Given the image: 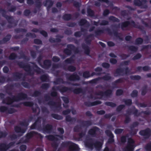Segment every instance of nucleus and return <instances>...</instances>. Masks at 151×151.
<instances>
[{
	"label": "nucleus",
	"instance_id": "5fc2aeb1",
	"mask_svg": "<svg viewBox=\"0 0 151 151\" xmlns=\"http://www.w3.org/2000/svg\"><path fill=\"white\" fill-rule=\"evenodd\" d=\"M9 69L7 67H4L3 69V70L4 73H7Z\"/></svg>",
	"mask_w": 151,
	"mask_h": 151
},
{
	"label": "nucleus",
	"instance_id": "39448f33",
	"mask_svg": "<svg viewBox=\"0 0 151 151\" xmlns=\"http://www.w3.org/2000/svg\"><path fill=\"white\" fill-rule=\"evenodd\" d=\"M127 69L126 68L122 70V69L117 70L114 73V75L117 76L119 75H123L124 73L127 74Z\"/></svg>",
	"mask_w": 151,
	"mask_h": 151
},
{
	"label": "nucleus",
	"instance_id": "052dcab7",
	"mask_svg": "<svg viewBox=\"0 0 151 151\" xmlns=\"http://www.w3.org/2000/svg\"><path fill=\"white\" fill-rule=\"evenodd\" d=\"M97 113L100 114H104L105 112L103 111H97Z\"/></svg>",
	"mask_w": 151,
	"mask_h": 151
},
{
	"label": "nucleus",
	"instance_id": "ddd939ff",
	"mask_svg": "<svg viewBox=\"0 0 151 151\" xmlns=\"http://www.w3.org/2000/svg\"><path fill=\"white\" fill-rule=\"evenodd\" d=\"M52 2L51 0H49L46 1V3L45 4V5L48 8L52 6Z\"/></svg>",
	"mask_w": 151,
	"mask_h": 151
},
{
	"label": "nucleus",
	"instance_id": "c03bdc74",
	"mask_svg": "<svg viewBox=\"0 0 151 151\" xmlns=\"http://www.w3.org/2000/svg\"><path fill=\"white\" fill-rule=\"evenodd\" d=\"M24 68V69L26 70V71H29L31 69V68H30L29 66H26L24 67H23Z\"/></svg>",
	"mask_w": 151,
	"mask_h": 151
},
{
	"label": "nucleus",
	"instance_id": "37998d69",
	"mask_svg": "<svg viewBox=\"0 0 151 151\" xmlns=\"http://www.w3.org/2000/svg\"><path fill=\"white\" fill-rule=\"evenodd\" d=\"M6 134L5 132L3 133L2 132H0V138L5 137Z\"/></svg>",
	"mask_w": 151,
	"mask_h": 151
},
{
	"label": "nucleus",
	"instance_id": "1a4fd4ad",
	"mask_svg": "<svg viewBox=\"0 0 151 151\" xmlns=\"http://www.w3.org/2000/svg\"><path fill=\"white\" fill-rule=\"evenodd\" d=\"M128 25H130L135 27H137L135 25L134 22L133 21H131L130 22H125L122 24V27H125Z\"/></svg>",
	"mask_w": 151,
	"mask_h": 151
},
{
	"label": "nucleus",
	"instance_id": "4be33fe9",
	"mask_svg": "<svg viewBox=\"0 0 151 151\" xmlns=\"http://www.w3.org/2000/svg\"><path fill=\"white\" fill-rule=\"evenodd\" d=\"M123 92V91L122 89H118L116 92V94L117 96H120L122 95Z\"/></svg>",
	"mask_w": 151,
	"mask_h": 151
},
{
	"label": "nucleus",
	"instance_id": "680f3d73",
	"mask_svg": "<svg viewBox=\"0 0 151 151\" xmlns=\"http://www.w3.org/2000/svg\"><path fill=\"white\" fill-rule=\"evenodd\" d=\"M109 13V11L108 10H105L104 12V15H106Z\"/></svg>",
	"mask_w": 151,
	"mask_h": 151
},
{
	"label": "nucleus",
	"instance_id": "6e6d98bb",
	"mask_svg": "<svg viewBox=\"0 0 151 151\" xmlns=\"http://www.w3.org/2000/svg\"><path fill=\"white\" fill-rule=\"evenodd\" d=\"M44 64L48 66L50 65V61L49 60H46L45 61Z\"/></svg>",
	"mask_w": 151,
	"mask_h": 151
},
{
	"label": "nucleus",
	"instance_id": "bf43d9fd",
	"mask_svg": "<svg viewBox=\"0 0 151 151\" xmlns=\"http://www.w3.org/2000/svg\"><path fill=\"white\" fill-rule=\"evenodd\" d=\"M126 140V138L125 137H122L121 139V141L122 142H124Z\"/></svg>",
	"mask_w": 151,
	"mask_h": 151
},
{
	"label": "nucleus",
	"instance_id": "20e7f679",
	"mask_svg": "<svg viewBox=\"0 0 151 151\" xmlns=\"http://www.w3.org/2000/svg\"><path fill=\"white\" fill-rule=\"evenodd\" d=\"M13 145V143H11L8 145L4 144H1L0 145V151H6Z\"/></svg>",
	"mask_w": 151,
	"mask_h": 151
},
{
	"label": "nucleus",
	"instance_id": "412c9836",
	"mask_svg": "<svg viewBox=\"0 0 151 151\" xmlns=\"http://www.w3.org/2000/svg\"><path fill=\"white\" fill-rule=\"evenodd\" d=\"M71 18V16L69 14H67L65 15L64 16V19L68 20L70 19Z\"/></svg>",
	"mask_w": 151,
	"mask_h": 151
},
{
	"label": "nucleus",
	"instance_id": "58836bf2",
	"mask_svg": "<svg viewBox=\"0 0 151 151\" xmlns=\"http://www.w3.org/2000/svg\"><path fill=\"white\" fill-rule=\"evenodd\" d=\"M24 104L25 106H31L33 105V103L30 102H26L24 103Z\"/></svg>",
	"mask_w": 151,
	"mask_h": 151
},
{
	"label": "nucleus",
	"instance_id": "de8ad7c7",
	"mask_svg": "<svg viewBox=\"0 0 151 151\" xmlns=\"http://www.w3.org/2000/svg\"><path fill=\"white\" fill-rule=\"evenodd\" d=\"M150 69V68L148 66H145L143 68V70L144 71H147Z\"/></svg>",
	"mask_w": 151,
	"mask_h": 151
},
{
	"label": "nucleus",
	"instance_id": "ea45409f",
	"mask_svg": "<svg viewBox=\"0 0 151 151\" xmlns=\"http://www.w3.org/2000/svg\"><path fill=\"white\" fill-rule=\"evenodd\" d=\"M130 50L133 51H136L137 50V48L134 46H131L130 47Z\"/></svg>",
	"mask_w": 151,
	"mask_h": 151
},
{
	"label": "nucleus",
	"instance_id": "cd10ccee",
	"mask_svg": "<svg viewBox=\"0 0 151 151\" xmlns=\"http://www.w3.org/2000/svg\"><path fill=\"white\" fill-rule=\"evenodd\" d=\"M123 131L122 129H118L115 130V132L116 134H118L121 133Z\"/></svg>",
	"mask_w": 151,
	"mask_h": 151
},
{
	"label": "nucleus",
	"instance_id": "b1692460",
	"mask_svg": "<svg viewBox=\"0 0 151 151\" xmlns=\"http://www.w3.org/2000/svg\"><path fill=\"white\" fill-rule=\"evenodd\" d=\"M124 102L125 104L127 105H130L132 103L131 100L130 99H127L124 100Z\"/></svg>",
	"mask_w": 151,
	"mask_h": 151
},
{
	"label": "nucleus",
	"instance_id": "c85d7f7f",
	"mask_svg": "<svg viewBox=\"0 0 151 151\" xmlns=\"http://www.w3.org/2000/svg\"><path fill=\"white\" fill-rule=\"evenodd\" d=\"M142 42V40L141 38H139L137 39L136 41V43L137 44H141Z\"/></svg>",
	"mask_w": 151,
	"mask_h": 151
},
{
	"label": "nucleus",
	"instance_id": "a878e982",
	"mask_svg": "<svg viewBox=\"0 0 151 151\" xmlns=\"http://www.w3.org/2000/svg\"><path fill=\"white\" fill-rule=\"evenodd\" d=\"M83 76L86 78H88L90 76L89 73L88 72H86L83 73Z\"/></svg>",
	"mask_w": 151,
	"mask_h": 151
},
{
	"label": "nucleus",
	"instance_id": "0eeeda50",
	"mask_svg": "<svg viewBox=\"0 0 151 151\" xmlns=\"http://www.w3.org/2000/svg\"><path fill=\"white\" fill-rule=\"evenodd\" d=\"M151 131L149 129H147L145 130H142L140 132V134L142 135L146 136H149L150 134Z\"/></svg>",
	"mask_w": 151,
	"mask_h": 151
},
{
	"label": "nucleus",
	"instance_id": "2eb2a0df",
	"mask_svg": "<svg viewBox=\"0 0 151 151\" xmlns=\"http://www.w3.org/2000/svg\"><path fill=\"white\" fill-rule=\"evenodd\" d=\"M79 78V77L78 76L76 75H73L71 76L69 78L71 80H74L78 79Z\"/></svg>",
	"mask_w": 151,
	"mask_h": 151
},
{
	"label": "nucleus",
	"instance_id": "5701e85b",
	"mask_svg": "<svg viewBox=\"0 0 151 151\" xmlns=\"http://www.w3.org/2000/svg\"><path fill=\"white\" fill-rule=\"evenodd\" d=\"M85 145L86 147H88L91 149H92L93 145H92V144L89 143H85Z\"/></svg>",
	"mask_w": 151,
	"mask_h": 151
},
{
	"label": "nucleus",
	"instance_id": "473e14b6",
	"mask_svg": "<svg viewBox=\"0 0 151 151\" xmlns=\"http://www.w3.org/2000/svg\"><path fill=\"white\" fill-rule=\"evenodd\" d=\"M141 56V55L140 54H138L135 56L133 58L134 60L138 59L140 58Z\"/></svg>",
	"mask_w": 151,
	"mask_h": 151
},
{
	"label": "nucleus",
	"instance_id": "f704fd0d",
	"mask_svg": "<svg viewBox=\"0 0 151 151\" xmlns=\"http://www.w3.org/2000/svg\"><path fill=\"white\" fill-rule=\"evenodd\" d=\"M16 57V55L14 53L12 54L9 57L10 59L13 60Z\"/></svg>",
	"mask_w": 151,
	"mask_h": 151
},
{
	"label": "nucleus",
	"instance_id": "4c0bfd02",
	"mask_svg": "<svg viewBox=\"0 0 151 151\" xmlns=\"http://www.w3.org/2000/svg\"><path fill=\"white\" fill-rule=\"evenodd\" d=\"M102 65L103 67L106 68H108L109 66V64L108 63H103L102 64Z\"/></svg>",
	"mask_w": 151,
	"mask_h": 151
},
{
	"label": "nucleus",
	"instance_id": "79ce46f5",
	"mask_svg": "<svg viewBox=\"0 0 151 151\" xmlns=\"http://www.w3.org/2000/svg\"><path fill=\"white\" fill-rule=\"evenodd\" d=\"M7 108L5 106H1L0 108V110L1 111L4 112L6 111Z\"/></svg>",
	"mask_w": 151,
	"mask_h": 151
},
{
	"label": "nucleus",
	"instance_id": "393cba45",
	"mask_svg": "<svg viewBox=\"0 0 151 151\" xmlns=\"http://www.w3.org/2000/svg\"><path fill=\"white\" fill-rule=\"evenodd\" d=\"M137 91H134L131 93V96L132 97H135L137 96Z\"/></svg>",
	"mask_w": 151,
	"mask_h": 151
},
{
	"label": "nucleus",
	"instance_id": "a211bd4d",
	"mask_svg": "<svg viewBox=\"0 0 151 151\" xmlns=\"http://www.w3.org/2000/svg\"><path fill=\"white\" fill-rule=\"evenodd\" d=\"M19 98L18 99H15L14 100L16 101H17L20 100L22 99H24L26 97V95L25 94L21 93L19 96Z\"/></svg>",
	"mask_w": 151,
	"mask_h": 151
},
{
	"label": "nucleus",
	"instance_id": "7c9ffc66",
	"mask_svg": "<svg viewBox=\"0 0 151 151\" xmlns=\"http://www.w3.org/2000/svg\"><path fill=\"white\" fill-rule=\"evenodd\" d=\"M62 98L65 104H66L68 102V99L66 97H62Z\"/></svg>",
	"mask_w": 151,
	"mask_h": 151
},
{
	"label": "nucleus",
	"instance_id": "bb28decb",
	"mask_svg": "<svg viewBox=\"0 0 151 151\" xmlns=\"http://www.w3.org/2000/svg\"><path fill=\"white\" fill-rule=\"evenodd\" d=\"M146 149L147 151H151V143L146 146Z\"/></svg>",
	"mask_w": 151,
	"mask_h": 151
},
{
	"label": "nucleus",
	"instance_id": "a19ab883",
	"mask_svg": "<svg viewBox=\"0 0 151 151\" xmlns=\"http://www.w3.org/2000/svg\"><path fill=\"white\" fill-rule=\"evenodd\" d=\"M75 70V68L73 66H70L68 68V70L71 71H74Z\"/></svg>",
	"mask_w": 151,
	"mask_h": 151
},
{
	"label": "nucleus",
	"instance_id": "c9c22d12",
	"mask_svg": "<svg viewBox=\"0 0 151 151\" xmlns=\"http://www.w3.org/2000/svg\"><path fill=\"white\" fill-rule=\"evenodd\" d=\"M87 12L88 14L91 16H92L93 15V13L91 9H88L87 10Z\"/></svg>",
	"mask_w": 151,
	"mask_h": 151
},
{
	"label": "nucleus",
	"instance_id": "7ed1b4c3",
	"mask_svg": "<svg viewBox=\"0 0 151 151\" xmlns=\"http://www.w3.org/2000/svg\"><path fill=\"white\" fill-rule=\"evenodd\" d=\"M146 2V1L145 0H135L134 3V4L137 6L144 5V7L146 8L147 6L145 4Z\"/></svg>",
	"mask_w": 151,
	"mask_h": 151
},
{
	"label": "nucleus",
	"instance_id": "3c124183",
	"mask_svg": "<svg viewBox=\"0 0 151 151\" xmlns=\"http://www.w3.org/2000/svg\"><path fill=\"white\" fill-rule=\"evenodd\" d=\"M124 107V105H121L118 106L117 108V110L118 111H120L121 110L122 108Z\"/></svg>",
	"mask_w": 151,
	"mask_h": 151
},
{
	"label": "nucleus",
	"instance_id": "f03ea898",
	"mask_svg": "<svg viewBox=\"0 0 151 151\" xmlns=\"http://www.w3.org/2000/svg\"><path fill=\"white\" fill-rule=\"evenodd\" d=\"M15 130L16 132L18 134L19 136H21L22 134L25 132L26 129H24L23 127H15Z\"/></svg>",
	"mask_w": 151,
	"mask_h": 151
},
{
	"label": "nucleus",
	"instance_id": "e2e57ef3",
	"mask_svg": "<svg viewBox=\"0 0 151 151\" xmlns=\"http://www.w3.org/2000/svg\"><path fill=\"white\" fill-rule=\"evenodd\" d=\"M138 106L140 107H144L146 106V105L144 104L140 103L138 105Z\"/></svg>",
	"mask_w": 151,
	"mask_h": 151
},
{
	"label": "nucleus",
	"instance_id": "49530a36",
	"mask_svg": "<svg viewBox=\"0 0 151 151\" xmlns=\"http://www.w3.org/2000/svg\"><path fill=\"white\" fill-rule=\"evenodd\" d=\"M110 78V77L109 74L106 75L104 78V79L105 80H108Z\"/></svg>",
	"mask_w": 151,
	"mask_h": 151
},
{
	"label": "nucleus",
	"instance_id": "a18cd8bd",
	"mask_svg": "<svg viewBox=\"0 0 151 151\" xmlns=\"http://www.w3.org/2000/svg\"><path fill=\"white\" fill-rule=\"evenodd\" d=\"M53 60L55 62H58L59 60V59L57 57H54L53 58Z\"/></svg>",
	"mask_w": 151,
	"mask_h": 151
},
{
	"label": "nucleus",
	"instance_id": "13d9d810",
	"mask_svg": "<svg viewBox=\"0 0 151 151\" xmlns=\"http://www.w3.org/2000/svg\"><path fill=\"white\" fill-rule=\"evenodd\" d=\"M70 112V111L68 110H67L64 111L63 112V113L64 114L66 115L68 114Z\"/></svg>",
	"mask_w": 151,
	"mask_h": 151
},
{
	"label": "nucleus",
	"instance_id": "2f4dec72",
	"mask_svg": "<svg viewBox=\"0 0 151 151\" xmlns=\"http://www.w3.org/2000/svg\"><path fill=\"white\" fill-rule=\"evenodd\" d=\"M110 62L112 64H115L117 62V60L115 59H111L110 60Z\"/></svg>",
	"mask_w": 151,
	"mask_h": 151
},
{
	"label": "nucleus",
	"instance_id": "f257e3e1",
	"mask_svg": "<svg viewBox=\"0 0 151 151\" xmlns=\"http://www.w3.org/2000/svg\"><path fill=\"white\" fill-rule=\"evenodd\" d=\"M133 140L131 139H129L128 140V143L127 146L124 148V151H132L134 147L133 144Z\"/></svg>",
	"mask_w": 151,
	"mask_h": 151
},
{
	"label": "nucleus",
	"instance_id": "f3484780",
	"mask_svg": "<svg viewBox=\"0 0 151 151\" xmlns=\"http://www.w3.org/2000/svg\"><path fill=\"white\" fill-rule=\"evenodd\" d=\"M130 77L131 79L134 80H139L141 78V77L139 76H132Z\"/></svg>",
	"mask_w": 151,
	"mask_h": 151
},
{
	"label": "nucleus",
	"instance_id": "aec40b11",
	"mask_svg": "<svg viewBox=\"0 0 151 151\" xmlns=\"http://www.w3.org/2000/svg\"><path fill=\"white\" fill-rule=\"evenodd\" d=\"M105 104L109 106H110L112 107H114L116 106V105L115 104L110 102H107L105 103Z\"/></svg>",
	"mask_w": 151,
	"mask_h": 151
},
{
	"label": "nucleus",
	"instance_id": "69168bd1",
	"mask_svg": "<svg viewBox=\"0 0 151 151\" xmlns=\"http://www.w3.org/2000/svg\"><path fill=\"white\" fill-rule=\"evenodd\" d=\"M58 131L60 132V133L62 134L64 133V131L63 129L59 128L58 129Z\"/></svg>",
	"mask_w": 151,
	"mask_h": 151
},
{
	"label": "nucleus",
	"instance_id": "e433bc0d",
	"mask_svg": "<svg viewBox=\"0 0 151 151\" xmlns=\"http://www.w3.org/2000/svg\"><path fill=\"white\" fill-rule=\"evenodd\" d=\"M109 19L110 20L113 21H117L118 20L117 19L113 16L110 17Z\"/></svg>",
	"mask_w": 151,
	"mask_h": 151
},
{
	"label": "nucleus",
	"instance_id": "f8f14e48",
	"mask_svg": "<svg viewBox=\"0 0 151 151\" xmlns=\"http://www.w3.org/2000/svg\"><path fill=\"white\" fill-rule=\"evenodd\" d=\"M137 112V110L136 109H135L134 108V109L132 110H129V111H128V114H130L131 112H133L134 113V115L135 116H138L139 114V113H136V112Z\"/></svg>",
	"mask_w": 151,
	"mask_h": 151
},
{
	"label": "nucleus",
	"instance_id": "338daca9",
	"mask_svg": "<svg viewBox=\"0 0 151 151\" xmlns=\"http://www.w3.org/2000/svg\"><path fill=\"white\" fill-rule=\"evenodd\" d=\"M10 36H9L8 37H6L4 39V41L5 42L7 41L8 40H9V39H10Z\"/></svg>",
	"mask_w": 151,
	"mask_h": 151
},
{
	"label": "nucleus",
	"instance_id": "423d86ee",
	"mask_svg": "<svg viewBox=\"0 0 151 151\" xmlns=\"http://www.w3.org/2000/svg\"><path fill=\"white\" fill-rule=\"evenodd\" d=\"M68 143L69 147V149L70 150H77L78 149V147L77 145L71 142H69Z\"/></svg>",
	"mask_w": 151,
	"mask_h": 151
},
{
	"label": "nucleus",
	"instance_id": "6e6552de",
	"mask_svg": "<svg viewBox=\"0 0 151 151\" xmlns=\"http://www.w3.org/2000/svg\"><path fill=\"white\" fill-rule=\"evenodd\" d=\"M37 134L38 133H37L33 132H32L28 133L26 137V139L24 141V142H27L29 139L31 138L33 136L35 135H37Z\"/></svg>",
	"mask_w": 151,
	"mask_h": 151
},
{
	"label": "nucleus",
	"instance_id": "9d476101",
	"mask_svg": "<svg viewBox=\"0 0 151 151\" xmlns=\"http://www.w3.org/2000/svg\"><path fill=\"white\" fill-rule=\"evenodd\" d=\"M99 131V129L96 127H94L91 129L89 131V134L91 135H93L94 133H97Z\"/></svg>",
	"mask_w": 151,
	"mask_h": 151
},
{
	"label": "nucleus",
	"instance_id": "603ef678",
	"mask_svg": "<svg viewBox=\"0 0 151 151\" xmlns=\"http://www.w3.org/2000/svg\"><path fill=\"white\" fill-rule=\"evenodd\" d=\"M86 21L85 19L81 20L80 22V24L81 25H83L86 23Z\"/></svg>",
	"mask_w": 151,
	"mask_h": 151
},
{
	"label": "nucleus",
	"instance_id": "4d7b16f0",
	"mask_svg": "<svg viewBox=\"0 0 151 151\" xmlns=\"http://www.w3.org/2000/svg\"><path fill=\"white\" fill-rule=\"evenodd\" d=\"M112 93V91L111 90H108L107 92H106L105 94L107 96H108L109 95L111 94Z\"/></svg>",
	"mask_w": 151,
	"mask_h": 151
},
{
	"label": "nucleus",
	"instance_id": "09e8293b",
	"mask_svg": "<svg viewBox=\"0 0 151 151\" xmlns=\"http://www.w3.org/2000/svg\"><path fill=\"white\" fill-rule=\"evenodd\" d=\"M34 42L35 43L37 44H40L41 43L40 40L38 39H35L34 40Z\"/></svg>",
	"mask_w": 151,
	"mask_h": 151
},
{
	"label": "nucleus",
	"instance_id": "72a5a7b5",
	"mask_svg": "<svg viewBox=\"0 0 151 151\" xmlns=\"http://www.w3.org/2000/svg\"><path fill=\"white\" fill-rule=\"evenodd\" d=\"M26 149V147L25 145H22L20 147V149L21 151H24Z\"/></svg>",
	"mask_w": 151,
	"mask_h": 151
},
{
	"label": "nucleus",
	"instance_id": "4468645a",
	"mask_svg": "<svg viewBox=\"0 0 151 151\" xmlns=\"http://www.w3.org/2000/svg\"><path fill=\"white\" fill-rule=\"evenodd\" d=\"M52 126L50 125H47L45 128L44 129V131L45 132H50V130L51 129Z\"/></svg>",
	"mask_w": 151,
	"mask_h": 151
},
{
	"label": "nucleus",
	"instance_id": "0e129e2a",
	"mask_svg": "<svg viewBox=\"0 0 151 151\" xmlns=\"http://www.w3.org/2000/svg\"><path fill=\"white\" fill-rule=\"evenodd\" d=\"M108 23V22L106 21H102V23H101V24L102 25H106Z\"/></svg>",
	"mask_w": 151,
	"mask_h": 151
},
{
	"label": "nucleus",
	"instance_id": "774afa93",
	"mask_svg": "<svg viewBox=\"0 0 151 151\" xmlns=\"http://www.w3.org/2000/svg\"><path fill=\"white\" fill-rule=\"evenodd\" d=\"M41 79L43 81H46V77L45 76H42L41 77Z\"/></svg>",
	"mask_w": 151,
	"mask_h": 151
},
{
	"label": "nucleus",
	"instance_id": "6ab92c4d",
	"mask_svg": "<svg viewBox=\"0 0 151 151\" xmlns=\"http://www.w3.org/2000/svg\"><path fill=\"white\" fill-rule=\"evenodd\" d=\"M6 101L4 102V103L8 104H10L13 101V100L10 98L7 99Z\"/></svg>",
	"mask_w": 151,
	"mask_h": 151
},
{
	"label": "nucleus",
	"instance_id": "dca6fc26",
	"mask_svg": "<svg viewBox=\"0 0 151 151\" xmlns=\"http://www.w3.org/2000/svg\"><path fill=\"white\" fill-rule=\"evenodd\" d=\"M46 137L47 139L51 140H56L58 138H56L55 137H54L52 135H50L49 136H46Z\"/></svg>",
	"mask_w": 151,
	"mask_h": 151
},
{
	"label": "nucleus",
	"instance_id": "c756f323",
	"mask_svg": "<svg viewBox=\"0 0 151 151\" xmlns=\"http://www.w3.org/2000/svg\"><path fill=\"white\" fill-rule=\"evenodd\" d=\"M53 116L54 118L57 119H62L61 116L56 114L53 115Z\"/></svg>",
	"mask_w": 151,
	"mask_h": 151
},
{
	"label": "nucleus",
	"instance_id": "864d4df0",
	"mask_svg": "<svg viewBox=\"0 0 151 151\" xmlns=\"http://www.w3.org/2000/svg\"><path fill=\"white\" fill-rule=\"evenodd\" d=\"M41 34H42V35H43L44 36L46 37L47 35V33L44 31H40V32Z\"/></svg>",
	"mask_w": 151,
	"mask_h": 151
},
{
	"label": "nucleus",
	"instance_id": "8fccbe9b",
	"mask_svg": "<svg viewBox=\"0 0 151 151\" xmlns=\"http://www.w3.org/2000/svg\"><path fill=\"white\" fill-rule=\"evenodd\" d=\"M107 44L109 46H113L114 45V43L111 42H107Z\"/></svg>",
	"mask_w": 151,
	"mask_h": 151
},
{
	"label": "nucleus",
	"instance_id": "9b49d317",
	"mask_svg": "<svg viewBox=\"0 0 151 151\" xmlns=\"http://www.w3.org/2000/svg\"><path fill=\"white\" fill-rule=\"evenodd\" d=\"M102 145V144L101 143L96 142L94 146L97 150H99L101 148Z\"/></svg>",
	"mask_w": 151,
	"mask_h": 151
}]
</instances>
